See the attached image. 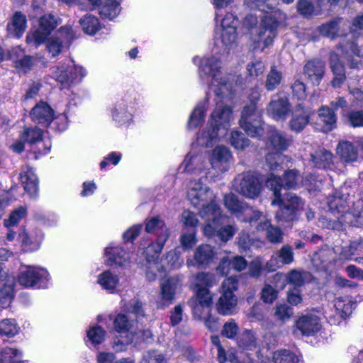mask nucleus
Instances as JSON below:
<instances>
[{
    "instance_id": "58",
    "label": "nucleus",
    "mask_w": 363,
    "mask_h": 363,
    "mask_svg": "<svg viewBox=\"0 0 363 363\" xmlns=\"http://www.w3.org/2000/svg\"><path fill=\"white\" fill-rule=\"evenodd\" d=\"M13 298V285L4 284L0 289V308H6L9 306Z\"/></svg>"
},
{
    "instance_id": "3",
    "label": "nucleus",
    "mask_w": 363,
    "mask_h": 363,
    "mask_svg": "<svg viewBox=\"0 0 363 363\" xmlns=\"http://www.w3.org/2000/svg\"><path fill=\"white\" fill-rule=\"evenodd\" d=\"M199 76L208 83L216 96L221 99H233L235 91V76H223L221 61L216 56L206 57L201 60L199 67Z\"/></svg>"
},
{
    "instance_id": "23",
    "label": "nucleus",
    "mask_w": 363,
    "mask_h": 363,
    "mask_svg": "<svg viewBox=\"0 0 363 363\" xmlns=\"http://www.w3.org/2000/svg\"><path fill=\"white\" fill-rule=\"evenodd\" d=\"M233 163V155L230 150L223 145L214 148L211 157L212 167L219 172L229 170Z\"/></svg>"
},
{
    "instance_id": "50",
    "label": "nucleus",
    "mask_w": 363,
    "mask_h": 363,
    "mask_svg": "<svg viewBox=\"0 0 363 363\" xmlns=\"http://www.w3.org/2000/svg\"><path fill=\"white\" fill-rule=\"evenodd\" d=\"M20 327L15 319L6 318L0 321V335L11 337L18 333Z\"/></svg>"
},
{
    "instance_id": "4",
    "label": "nucleus",
    "mask_w": 363,
    "mask_h": 363,
    "mask_svg": "<svg viewBox=\"0 0 363 363\" xmlns=\"http://www.w3.org/2000/svg\"><path fill=\"white\" fill-rule=\"evenodd\" d=\"M187 197L194 207L200 209V216L207 221V223L225 219L220 207L214 201L215 196L213 191L200 180L190 182Z\"/></svg>"
},
{
    "instance_id": "52",
    "label": "nucleus",
    "mask_w": 363,
    "mask_h": 363,
    "mask_svg": "<svg viewBox=\"0 0 363 363\" xmlns=\"http://www.w3.org/2000/svg\"><path fill=\"white\" fill-rule=\"evenodd\" d=\"M296 7L298 12L306 18L318 15L321 9V7H315L310 0H298Z\"/></svg>"
},
{
    "instance_id": "39",
    "label": "nucleus",
    "mask_w": 363,
    "mask_h": 363,
    "mask_svg": "<svg viewBox=\"0 0 363 363\" xmlns=\"http://www.w3.org/2000/svg\"><path fill=\"white\" fill-rule=\"evenodd\" d=\"M309 122V113L305 110L301 104H298L290 121L291 130L301 132Z\"/></svg>"
},
{
    "instance_id": "30",
    "label": "nucleus",
    "mask_w": 363,
    "mask_h": 363,
    "mask_svg": "<svg viewBox=\"0 0 363 363\" xmlns=\"http://www.w3.org/2000/svg\"><path fill=\"white\" fill-rule=\"evenodd\" d=\"M268 115L276 121L285 120L290 112V104L286 97L272 99L267 108Z\"/></svg>"
},
{
    "instance_id": "42",
    "label": "nucleus",
    "mask_w": 363,
    "mask_h": 363,
    "mask_svg": "<svg viewBox=\"0 0 363 363\" xmlns=\"http://www.w3.org/2000/svg\"><path fill=\"white\" fill-rule=\"evenodd\" d=\"M208 105V98L206 96L200 101L192 111L187 126L189 128H196L201 125L203 120Z\"/></svg>"
},
{
    "instance_id": "57",
    "label": "nucleus",
    "mask_w": 363,
    "mask_h": 363,
    "mask_svg": "<svg viewBox=\"0 0 363 363\" xmlns=\"http://www.w3.org/2000/svg\"><path fill=\"white\" fill-rule=\"evenodd\" d=\"M265 184L267 187L273 191L275 199H278L281 196V190L284 188V184L279 177H277L272 173L266 179Z\"/></svg>"
},
{
    "instance_id": "63",
    "label": "nucleus",
    "mask_w": 363,
    "mask_h": 363,
    "mask_svg": "<svg viewBox=\"0 0 363 363\" xmlns=\"http://www.w3.org/2000/svg\"><path fill=\"white\" fill-rule=\"evenodd\" d=\"M282 181L284 188L288 189H295L298 184V172L295 169L286 172Z\"/></svg>"
},
{
    "instance_id": "37",
    "label": "nucleus",
    "mask_w": 363,
    "mask_h": 363,
    "mask_svg": "<svg viewBox=\"0 0 363 363\" xmlns=\"http://www.w3.org/2000/svg\"><path fill=\"white\" fill-rule=\"evenodd\" d=\"M20 178L25 191L30 196H35L38 191V179L33 169L26 167L21 173Z\"/></svg>"
},
{
    "instance_id": "43",
    "label": "nucleus",
    "mask_w": 363,
    "mask_h": 363,
    "mask_svg": "<svg viewBox=\"0 0 363 363\" xmlns=\"http://www.w3.org/2000/svg\"><path fill=\"white\" fill-rule=\"evenodd\" d=\"M257 230H266V236L272 243H279L282 242L283 233L281 229L275 227L269 220L262 222L257 226Z\"/></svg>"
},
{
    "instance_id": "48",
    "label": "nucleus",
    "mask_w": 363,
    "mask_h": 363,
    "mask_svg": "<svg viewBox=\"0 0 363 363\" xmlns=\"http://www.w3.org/2000/svg\"><path fill=\"white\" fill-rule=\"evenodd\" d=\"M120 11L119 4L114 0L106 1L99 8L100 15L111 20L116 17Z\"/></svg>"
},
{
    "instance_id": "59",
    "label": "nucleus",
    "mask_w": 363,
    "mask_h": 363,
    "mask_svg": "<svg viewBox=\"0 0 363 363\" xmlns=\"http://www.w3.org/2000/svg\"><path fill=\"white\" fill-rule=\"evenodd\" d=\"M294 314V309L286 303L277 305L275 311V317L284 323L289 320Z\"/></svg>"
},
{
    "instance_id": "53",
    "label": "nucleus",
    "mask_w": 363,
    "mask_h": 363,
    "mask_svg": "<svg viewBox=\"0 0 363 363\" xmlns=\"http://www.w3.org/2000/svg\"><path fill=\"white\" fill-rule=\"evenodd\" d=\"M106 332L100 326H92L86 331L87 341L97 345L103 342Z\"/></svg>"
},
{
    "instance_id": "14",
    "label": "nucleus",
    "mask_w": 363,
    "mask_h": 363,
    "mask_svg": "<svg viewBox=\"0 0 363 363\" xmlns=\"http://www.w3.org/2000/svg\"><path fill=\"white\" fill-rule=\"evenodd\" d=\"M224 204L228 211L236 215L239 220L250 223L251 225L258 220L262 216L261 211L240 201L238 196L233 194L225 195Z\"/></svg>"
},
{
    "instance_id": "64",
    "label": "nucleus",
    "mask_w": 363,
    "mask_h": 363,
    "mask_svg": "<svg viewBox=\"0 0 363 363\" xmlns=\"http://www.w3.org/2000/svg\"><path fill=\"white\" fill-rule=\"evenodd\" d=\"M140 363H165V358L158 351L150 350L144 353Z\"/></svg>"
},
{
    "instance_id": "1",
    "label": "nucleus",
    "mask_w": 363,
    "mask_h": 363,
    "mask_svg": "<svg viewBox=\"0 0 363 363\" xmlns=\"http://www.w3.org/2000/svg\"><path fill=\"white\" fill-rule=\"evenodd\" d=\"M145 231L157 237L155 241L144 238L139 247V250H142L146 259V278L149 281H153L157 278L165 277L167 267L164 262L166 259L172 260L174 254L170 252L165 259L160 258V252L169 235L168 229L162 219L159 217H152L147 220Z\"/></svg>"
},
{
    "instance_id": "38",
    "label": "nucleus",
    "mask_w": 363,
    "mask_h": 363,
    "mask_svg": "<svg viewBox=\"0 0 363 363\" xmlns=\"http://www.w3.org/2000/svg\"><path fill=\"white\" fill-rule=\"evenodd\" d=\"M333 154L324 149L320 148L311 155V162L313 167L318 169H330L333 165Z\"/></svg>"
},
{
    "instance_id": "25",
    "label": "nucleus",
    "mask_w": 363,
    "mask_h": 363,
    "mask_svg": "<svg viewBox=\"0 0 363 363\" xmlns=\"http://www.w3.org/2000/svg\"><path fill=\"white\" fill-rule=\"evenodd\" d=\"M294 260V253L292 247L284 245L272 255L267 263V267L269 271H275L284 265L291 264Z\"/></svg>"
},
{
    "instance_id": "28",
    "label": "nucleus",
    "mask_w": 363,
    "mask_h": 363,
    "mask_svg": "<svg viewBox=\"0 0 363 363\" xmlns=\"http://www.w3.org/2000/svg\"><path fill=\"white\" fill-rule=\"evenodd\" d=\"M310 273L306 271L293 269L286 276L282 273H277L274 276L273 279L276 282L282 281L281 284L279 286L282 289L286 286V281L296 286H301L310 279Z\"/></svg>"
},
{
    "instance_id": "24",
    "label": "nucleus",
    "mask_w": 363,
    "mask_h": 363,
    "mask_svg": "<svg viewBox=\"0 0 363 363\" xmlns=\"http://www.w3.org/2000/svg\"><path fill=\"white\" fill-rule=\"evenodd\" d=\"M264 126L263 132L257 138H262L265 131L268 133V138L269 143L272 148L277 152H282L286 150L291 142V137L287 135L285 133L276 130L272 126L268 125L262 121Z\"/></svg>"
},
{
    "instance_id": "60",
    "label": "nucleus",
    "mask_w": 363,
    "mask_h": 363,
    "mask_svg": "<svg viewBox=\"0 0 363 363\" xmlns=\"http://www.w3.org/2000/svg\"><path fill=\"white\" fill-rule=\"evenodd\" d=\"M33 57L29 55L23 56L21 58L13 59V63L16 69L24 73L30 70L33 65Z\"/></svg>"
},
{
    "instance_id": "10",
    "label": "nucleus",
    "mask_w": 363,
    "mask_h": 363,
    "mask_svg": "<svg viewBox=\"0 0 363 363\" xmlns=\"http://www.w3.org/2000/svg\"><path fill=\"white\" fill-rule=\"evenodd\" d=\"M304 204V201L292 192L286 193L283 198L281 196L272 201V205L279 206L276 213L277 220L284 222L296 219L300 211L303 209Z\"/></svg>"
},
{
    "instance_id": "55",
    "label": "nucleus",
    "mask_w": 363,
    "mask_h": 363,
    "mask_svg": "<svg viewBox=\"0 0 363 363\" xmlns=\"http://www.w3.org/2000/svg\"><path fill=\"white\" fill-rule=\"evenodd\" d=\"M238 346L245 350L255 347V337L251 330H246L236 338Z\"/></svg>"
},
{
    "instance_id": "20",
    "label": "nucleus",
    "mask_w": 363,
    "mask_h": 363,
    "mask_svg": "<svg viewBox=\"0 0 363 363\" xmlns=\"http://www.w3.org/2000/svg\"><path fill=\"white\" fill-rule=\"evenodd\" d=\"M348 225L357 228L363 227V206L359 201L352 210L338 217V221H330L327 228L339 229L340 225Z\"/></svg>"
},
{
    "instance_id": "62",
    "label": "nucleus",
    "mask_w": 363,
    "mask_h": 363,
    "mask_svg": "<svg viewBox=\"0 0 363 363\" xmlns=\"http://www.w3.org/2000/svg\"><path fill=\"white\" fill-rule=\"evenodd\" d=\"M26 213V208L24 207H20L16 210L13 211L9 218L4 220V225L7 228L14 226L21 220Z\"/></svg>"
},
{
    "instance_id": "13",
    "label": "nucleus",
    "mask_w": 363,
    "mask_h": 363,
    "mask_svg": "<svg viewBox=\"0 0 363 363\" xmlns=\"http://www.w3.org/2000/svg\"><path fill=\"white\" fill-rule=\"evenodd\" d=\"M50 279L47 269L36 266H26L18 275L19 284L26 288H47Z\"/></svg>"
},
{
    "instance_id": "54",
    "label": "nucleus",
    "mask_w": 363,
    "mask_h": 363,
    "mask_svg": "<svg viewBox=\"0 0 363 363\" xmlns=\"http://www.w3.org/2000/svg\"><path fill=\"white\" fill-rule=\"evenodd\" d=\"M274 363H298L299 358L294 353L287 350H281L274 353Z\"/></svg>"
},
{
    "instance_id": "51",
    "label": "nucleus",
    "mask_w": 363,
    "mask_h": 363,
    "mask_svg": "<svg viewBox=\"0 0 363 363\" xmlns=\"http://www.w3.org/2000/svg\"><path fill=\"white\" fill-rule=\"evenodd\" d=\"M113 325L118 333H126L131 330L134 325V321L127 315L119 313L114 318Z\"/></svg>"
},
{
    "instance_id": "8",
    "label": "nucleus",
    "mask_w": 363,
    "mask_h": 363,
    "mask_svg": "<svg viewBox=\"0 0 363 363\" xmlns=\"http://www.w3.org/2000/svg\"><path fill=\"white\" fill-rule=\"evenodd\" d=\"M259 97V89L255 87L249 96L250 103L247 104L242 111L240 125L249 136L260 135L264 130L262 115L257 106Z\"/></svg>"
},
{
    "instance_id": "12",
    "label": "nucleus",
    "mask_w": 363,
    "mask_h": 363,
    "mask_svg": "<svg viewBox=\"0 0 363 363\" xmlns=\"http://www.w3.org/2000/svg\"><path fill=\"white\" fill-rule=\"evenodd\" d=\"M238 282L233 277L225 279L222 283V293L216 302L218 313L223 315H231L236 311L237 296L234 292L238 289Z\"/></svg>"
},
{
    "instance_id": "31",
    "label": "nucleus",
    "mask_w": 363,
    "mask_h": 363,
    "mask_svg": "<svg viewBox=\"0 0 363 363\" xmlns=\"http://www.w3.org/2000/svg\"><path fill=\"white\" fill-rule=\"evenodd\" d=\"M105 263L108 266L125 264L130 259L129 254L119 245L110 246L105 249Z\"/></svg>"
},
{
    "instance_id": "34",
    "label": "nucleus",
    "mask_w": 363,
    "mask_h": 363,
    "mask_svg": "<svg viewBox=\"0 0 363 363\" xmlns=\"http://www.w3.org/2000/svg\"><path fill=\"white\" fill-rule=\"evenodd\" d=\"M30 116L35 123L48 125L53 120V111L46 103L41 102L33 108Z\"/></svg>"
},
{
    "instance_id": "44",
    "label": "nucleus",
    "mask_w": 363,
    "mask_h": 363,
    "mask_svg": "<svg viewBox=\"0 0 363 363\" xmlns=\"http://www.w3.org/2000/svg\"><path fill=\"white\" fill-rule=\"evenodd\" d=\"M214 255L213 249L211 245H202L196 249L194 259L199 265L207 264L213 259Z\"/></svg>"
},
{
    "instance_id": "5",
    "label": "nucleus",
    "mask_w": 363,
    "mask_h": 363,
    "mask_svg": "<svg viewBox=\"0 0 363 363\" xmlns=\"http://www.w3.org/2000/svg\"><path fill=\"white\" fill-rule=\"evenodd\" d=\"M233 111L228 106L217 103L211 114L207 127L197 137V143L203 147H211L226 135L233 120Z\"/></svg>"
},
{
    "instance_id": "29",
    "label": "nucleus",
    "mask_w": 363,
    "mask_h": 363,
    "mask_svg": "<svg viewBox=\"0 0 363 363\" xmlns=\"http://www.w3.org/2000/svg\"><path fill=\"white\" fill-rule=\"evenodd\" d=\"M325 69V64L318 59H313L306 62L303 68L305 76L314 85H318L322 80Z\"/></svg>"
},
{
    "instance_id": "32",
    "label": "nucleus",
    "mask_w": 363,
    "mask_h": 363,
    "mask_svg": "<svg viewBox=\"0 0 363 363\" xmlns=\"http://www.w3.org/2000/svg\"><path fill=\"white\" fill-rule=\"evenodd\" d=\"M337 153L344 162H354L361 158L356 142L352 143L347 140L339 142Z\"/></svg>"
},
{
    "instance_id": "41",
    "label": "nucleus",
    "mask_w": 363,
    "mask_h": 363,
    "mask_svg": "<svg viewBox=\"0 0 363 363\" xmlns=\"http://www.w3.org/2000/svg\"><path fill=\"white\" fill-rule=\"evenodd\" d=\"M26 17L21 12H16L11 19V22L7 25V30L9 35L20 38L22 36L26 28Z\"/></svg>"
},
{
    "instance_id": "49",
    "label": "nucleus",
    "mask_w": 363,
    "mask_h": 363,
    "mask_svg": "<svg viewBox=\"0 0 363 363\" xmlns=\"http://www.w3.org/2000/svg\"><path fill=\"white\" fill-rule=\"evenodd\" d=\"M283 79L282 72L275 66L271 67L269 72L267 75L264 86L269 91L274 90L280 84Z\"/></svg>"
},
{
    "instance_id": "21",
    "label": "nucleus",
    "mask_w": 363,
    "mask_h": 363,
    "mask_svg": "<svg viewBox=\"0 0 363 363\" xmlns=\"http://www.w3.org/2000/svg\"><path fill=\"white\" fill-rule=\"evenodd\" d=\"M223 220L206 223L203 227L204 235L209 238H217L223 242L232 239L236 232L235 228L233 225H224Z\"/></svg>"
},
{
    "instance_id": "6",
    "label": "nucleus",
    "mask_w": 363,
    "mask_h": 363,
    "mask_svg": "<svg viewBox=\"0 0 363 363\" xmlns=\"http://www.w3.org/2000/svg\"><path fill=\"white\" fill-rule=\"evenodd\" d=\"M215 20L217 24V33L219 37L215 40V45L221 54L228 53L237 46V29L239 25L238 17L232 13H227L224 16L216 11Z\"/></svg>"
},
{
    "instance_id": "22",
    "label": "nucleus",
    "mask_w": 363,
    "mask_h": 363,
    "mask_svg": "<svg viewBox=\"0 0 363 363\" xmlns=\"http://www.w3.org/2000/svg\"><path fill=\"white\" fill-rule=\"evenodd\" d=\"M198 223L195 214L189 211L183 212V250L191 248L196 245V227Z\"/></svg>"
},
{
    "instance_id": "46",
    "label": "nucleus",
    "mask_w": 363,
    "mask_h": 363,
    "mask_svg": "<svg viewBox=\"0 0 363 363\" xmlns=\"http://www.w3.org/2000/svg\"><path fill=\"white\" fill-rule=\"evenodd\" d=\"M357 302L350 298H338L335 300V307L342 318H346L356 307Z\"/></svg>"
},
{
    "instance_id": "27",
    "label": "nucleus",
    "mask_w": 363,
    "mask_h": 363,
    "mask_svg": "<svg viewBox=\"0 0 363 363\" xmlns=\"http://www.w3.org/2000/svg\"><path fill=\"white\" fill-rule=\"evenodd\" d=\"M296 329L304 336H313L318 333L322 325L320 318L313 314L301 316L296 321Z\"/></svg>"
},
{
    "instance_id": "7",
    "label": "nucleus",
    "mask_w": 363,
    "mask_h": 363,
    "mask_svg": "<svg viewBox=\"0 0 363 363\" xmlns=\"http://www.w3.org/2000/svg\"><path fill=\"white\" fill-rule=\"evenodd\" d=\"M142 96L135 90L127 91L111 107L110 114L113 121L118 126H129L133 122L136 109Z\"/></svg>"
},
{
    "instance_id": "19",
    "label": "nucleus",
    "mask_w": 363,
    "mask_h": 363,
    "mask_svg": "<svg viewBox=\"0 0 363 363\" xmlns=\"http://www.w3.org/2000/svg\"><path fill=\"white\" fill-rule=\"evenodd\" d=\"M74 38V32L70 26L61 27L54 35L48 39L47 49L52 57H55L65 46L70 44Z\"/></svg>"
},
{
    "instance_id": "2",
    "label": "nucleus",
    "mask_w": 363,
    "mask_h": 363,
    "mask_svg": "<svg viewBox=\"0 0 363 363\" xmlns=\"http://www.w3.org/2000/svg\"><path fill=\"white\" fill-rule=\"evenodd\" d=\"M252 10L257 9L264 13L257 30V40H255L254 50L261 52L273 43L277 35V28L286 20V14L275 6L274 0H245Z\"/></svg>"
},
{
    "instance_id": "16",
    "label": "nucleus",
    "mask_w": 363,
    "mask_h": 363,
    "mask_svg": "<svg viewBox=\"0 0 363 363\" xmlns=\"http://www.w3.org/2000/svg\"><path fill=\"white\" fill-rule=\"evenodd\" d=\"M198 284H196V295L199 301V305L194 308V315L198 318L201 317L197 315L200 308H208L211 304L212 297L210 295L208 287L212 286L216 283V279L214 274L206 272H200L196 276Z\"/></svg>"
},
{
    "instance_id": "36",
    "label": "nucleus",
    "mask_w": 363,
    "mask_h": 363,
    "mask_svg": "<svg viewBox=\"0 0 363 363\" xmlns=\"http://www.w3.org/2000/svg\"><path fill=\"white\" fill-rule=\"evenodd\" d=\"M329 61L334 75L331 82L332 86L334 88L340 87L346 79L344 66L340 62L338 55L334 52H330Z\"/></svg>"
},
{
    "instance_id": "47",
    "label": "nucleus",
    "mask_w": 363,
    "mask_h": 363,
    "mask_svg": "<svg viewBox=\"0 0 363 363\" xmlns=\"http://www.w3.org/2000/svg\"><path fill=\"white\" fill-rule=\"evenodd\" d=\"M177 288V280L172 277L161 283V296L164 301L169 303L174 299Z\"/></svg>"
},
{
    "instance_id": "26",
    "label": "nucleus",
    "mask_w": 363,
    "mask_h": 363,
    "mask_svg": "<svg viewBox=\"0 0 363 363\" xmlns=\"http://www.w3.org/2000/svg\"><path fill=\"white\" fill-rule=\"evenodd\" d=\"M349 25L342 18H335L319 26V33L327 38L335 39L346 35V28Z\"/></svg>"
},
{
    "instance_id": "33",
    "label": "nucleus",
    "mask_w": 363,
    "mask_h": 363,
    "mask_svg": "<svg viewBox=\"0 0 363 363\" xmlns=\"http://www.w3.org/2000/svg\"><path fill=\"white\" fill-rule=\"evenodd\" d=\"M43 235L40 230L26 232L23 230L18 237L26 251H35L39 249Z\"/></svg>"
},
{
    "instance_id": "18",
    "label": "nucleus",
    "mask_w": 363,
    "mask_h": 363,
    "mask_svg": "<svg viewBox=\"0 0 363 363\" xmlns=\"http://www.w3.org/2000/svg\"><path fill=\"white\" fill-rule=\"evenodd\" d=\"M349 194L344 193L343 189L336 190L335 193L327 198V204L330 212L337 218L336 221H338V217L342 214H345L350 212V208H349L348 202ZM332 220L330 218L327 219L323 218V224L327 228V225Z\"/></svg>"
},
{
    "instance_id": "17",
    "label": "nucleus",
    "mask_w": 363,
    "mask_h": 363,
    "mask_svg": "<svg viewBox=\"0 0 363 363\" xmlns=\"http://www.w3.org/2000/svg\"><path fill=\"white\" fill-rule=\"evenodd\" d=\"M57 24V19L52 14L43 16L39 19L38 28L33 32L28 33L26 36L27 43L38 47L45 43Z\"/></svg>"
},
{
    "instance_id": "15",
    "label": "nucleus",
    "mask_w": 363,
    "mask_h": 363,
    "mask_svg": "<svg viewBox=\"0 0 363 363\" xmlns=\"http://www.w3.org/2000/svg\"><path fill=\"white\" fill-rule=\"evenodd\" d=\"M233 186L236 192L252 199L259 195L262 189L259 179L250 172L238 174L233 181Z\"/></svg>"
},
{
    "instance_id": "35",
    "label": "nucleus",
    "mask_w": 363,
    "mask_h": 363,
    "mask_svg": "<svg viewBox=\"0 0 363 363\" xmlns=\"http://www.w3.org/2000/svg\"><path fill=\"white\" fill-rule=\"evenodd\" d=\"M97 283L109 294H116L118 291L120 279L116 273L108 269L99 274Z\"/></svg>"
},
{
    "instance_id": "40",
    "label": "nucleus",
    "mask_w": 363,
    "mask_h": 363,
    "mask_svg": "<svg viewBox=\"0 0 363 363\" xmlns=\"http://www.w3.org/2000/svg\"><path fill=\"white\" fill-rule=\"evenodd\" d=\"M320 122L323 124L321 130L328 133L336 127L337 116L330 107L323 106L318 110Z\"/></svg>"
},
{
    "instance_id": "9",
    "label": "nucleus",
    "mask_w": 363,
    "mask_h": 363,
    "mask_svg": "<svg viewBox=\"0 0 363 363\" xmlns=\"http://www.w3.org/2000/svg\"><path fill=\"white\" fill-rule=\"evenodd\" d=\"M43 133L41 129L35 127L26 128L20 135V139L12 145V150L18 153L24 150V143L32 146V151L35 155H45L50 152L51 143L49 140H44Z\"/></svg>"
},
{
    "instance_id": "61",
    "label": "nucleus",
    "mask_w": 363,
    "mask_h": 363,
    "mask_svg": "<svg viewBox=\"0 0 363 363\" xmlns=\"http://www.w3.org/2000/svg\"><path fill=\"white\" fill-rule=\"evenodd\" d=\"M21 358V352L16 349L6 347L1 352V359L7 363H15Z\"/></svg>"
},
{
    "instance_id": "11",
    "label": "nucleus",
    "mask_w": 363,
    "mask_h": 363,
    "mask_svg": "<svg viewBox=\"0 0 363 363\" xmlns=\"http://www.w3.org/2000/svg\"><path fill=\"white\" fill-rule=\"evenodd\" d=\"M52 77L60 85L61 89L69 88L74 82H80L86 75V71L77 66L73 60L50 69Z\"/></svg>"
},
{
    "instance_id": "56",
    "label": "nucleus",
    "mask_w": 363,
    "mask_h": 363,
    "mask_svg": "<svg viewBox=\"0 0 363 363\" xmlns=\"http://www.w3.org/2000/svg\"><path fill=\"white\" fill-rule=\"evenodd\" d=\"M230 142L231 145L237 150H243L250 145V140L241 131L231 132Z\"/></svg>"
},
{
    "instance_id": "45",
    "label": "nucleus",
    "mask_w": 363,
    "mask_h": 363,
    "mask_svg": "<svg viewBox=\"0 0 363 363\" xmlns=\"http://www.w3.org/2000/svg\"><path fill=\"white\" fill-rule=\"evenodd\" d=\"M79 23L84 32L90 35L96 34L101 28L99 19L90 14H86L81 18Z\"/></svg>"
}]
</instances>
